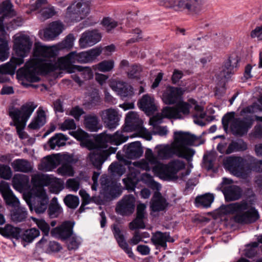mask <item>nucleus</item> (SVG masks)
<instances>
[{
	"mask_svg": "<svg viewBox=\"0 0 262 262\" xmlns=\"http://www.w3.org/2000/svg\"><path fill=\"white\" fill-rule=\"evenodd\" d=\"M102 50L95 48L80 53L71 52L66 56L61 57L57 62L46 60V58L55 57L58 49L55 46L48 47L36 43L33 52L34 58L27 61L24 68L19 69L17 74L21 78L31 82L39 81V73L48 74L58 69L66 71L69 73L75 72L76 68L81 69L82 66L73 64L75 63H86L93 62L99 56Z\"/></svg>",
	"mask_w": 262,
	"mask_h": 262,
	"instance_id": "f257e3e1",
	"label": "nucleus"
},
{
	"mask_svg": "<svg viewBox=\"0 0 262 262\" xmlns=\"http://www.w3.org/2000/svg\"><path fill=\"white\" fill-rule=\"evenodd\" d=\"M122 133L118 130L114 134L110 135L103 132L96 136L95 147L89 148L94 149L90 152L88 157L90 163L94 168L100 170L104 162L112 154L116 153L117 147L108 146V143L118 146L127 141L128 137Z\"/></svg>",
	"mask_w": 262,
	"mask_h": 262,
	"instance_id": "f03ea898",
	"label": "nucleus"
},
{
	"mask_svg": "<svg viewBox=\"0 0 262 262\" xmlns=\"http://www.w3.org/2000/svg\"><path fill=\"white\" fill-rule=\"evenodd\" d=\"M145 158L146 161H142L138 163L141 169L146 171L152 169L155 173L164 175L168 178H174L177 172L185 166L184 162L180 160H173L167 165L164 164L158 160L150 149L146 150Z\"/></svg>",
	"mask_w": 262,
	"mask_h": 262,
	"instance_id": "7ed1b4c3",
	"label": "nucleus"
},
{
	"mask_svg": "<svg viewBox=\"0 0 262 262\" xmlns=\"http://www.w3.org/2000/svg\"><path fill=\"white\" fill-rule=\"evenodd\" d=\"M32 43L29 36L22 35L14 41V48L17 54L20 57H12L10 61L0 66V73L3 74L13 75L17 66L24 62L23 58L29 52Z\"/></svg>",
	"mask_w": 262,
	"mask_h": 262,
	"instance_id": "20e7f679",
	"label": "nucleus"
},
{
	"mask_svg": "<svg viewBox=\"0 0 262 262\" xmlns=\"http://www.w3.org/2000/svg\"><path fill=\"white\" fill-rule=\"evenodd\" d=\"M226 213H236L234 220L236 223L248 224L256 222L259 219L257 210L250 206L246 201L231 203L224 206Z\"/></svg>",
	"mask_w": 262,
	"mask_h": 262,
	"instance_id": "39448f33",
	"label": "nucleus"
},
{
	"mask_svg": "<svg viewBox=\"0 0 262 262\" xmlns=\"http://www.w3.org/2000/svg\"><path fill=\"white\" fill-rule=\"evenodd\" d=\"M254 119L252 115H246L243 118L235 117V112L227 113L222 118V122L224 129L227 131L230 128L233 135L242 137L247 134L252 127Z\"/></svg>",
	"mask_w": 262,
	"mask_h": 262,
	"instance_id": "423d86ee",
	"label": "nucleus"
},
{
	"mask_svg": "<svg viewBox=\"0 0 262 262\" xmlns=\"http://www.w3.org/2000/svg\"><path fill=\"white\" fill-rule=\"evenodd\" d=\"M174 145L178 153V157L185 159L188 163L192 160V157L195 154V150L192 148H187L186 146H198L203 144L201 141L198 144L195 142L199 138L194 135L188 132L182 131L175 132L174 133Z\"/></svg>",
	"mask_w": 262,
	"mask_h": 262,
	"instance_id": "0eeeda50",
	"label": "nucleus"
},
{
	"mask_svg": "<svg viewBox=\"0 0 262 262\" xmlns=\"http://www.w3.org/2000/svg\"><path fill=\"white\" fill-rule=\"evenodd\" d=\"M37 107L32 102L23 105L20 109L12 107L9 112V115L14 121V125L16 126L17 132L20 138L22 136V130L31 114Z\"/></svg>",
	"mask_w": 262,
	"mask_h": 262,
	"instance_id": "6e6552de",
	"label": "nucleus"
},
{
	"mask_svg": "<svg viewBox=\"0 0 262 262\" xmlns=\"http://www.w3.org/2000/svg\"><path fill=\"white\" fill-rule=\"evenodd\" d=\"M89 13V0H75L67 8L66 18L71 23H77L84 19Z\"/></svg>",
	"mask_w": 262,
	"mask_h": 262,
	"instance_id": "1a4fd4ad",
	"label": "nucleus"
},
{
	"mask_svg": "<svg viewBox=\"0 0 262 262\" xmlns=\"http://www.w3.org/2000/svg\"><path fill=\"white\" fill-rule=\"evenodd\" d=\"M26 201L30 211H34L37 214L44 213L49 205V198L46 191L32 192L28 198H26Z\"/></svg>",
	"mask_w": 262,
	"mask_h": 262,
	"instance_id": "9d476101",
	"label": "nucleus"
},
{
	"mask_svg": "<svg viewBox=\"0 0 262 262\" xmlns=\"http://www.w3.org/2000/svg\"><path fill=\"white\" fill-rule=\"evenodd\" d=\"M166 7H175L180 11L198 13L201 10L203 0H162Z\"/></svg>",
	"mask_w": 262,
	"mask_h": 262,
	"instance_id": "9b49d317",
	"label": "nucleus"
},
{
	"mask_svg": "<svg viewBox=\"0 0 262 262\" xmlns=\"http://www.w3.org/2000/svg\"><path fill=\"white\" fill-rule=\"evenodd\" d=\"M101 186L100 195L106 201L113 200L121 193L117 183L110 177L101 178Z\"/></svg>",
	"mask_w": 262,
	"mask_h": 262,
	"instance_id": "f8f14e48",
	"label": "nucleus"
},
{
	"mask_svg": "<svg viewBox=\"0 0 262 262\" xmlns=\"http://www.w3.org/2000/svg\"><path fill=\"white\" fill-rule=\"evenodd\" d=\"M123 150L125 155H121L119 152H118L116 157L120 162H123L126 165H129L131 162L128 160L125 159V158L136 159L140 158L143 153V149L139 141L134 142L130 143L128 145H124Z\"/></svg>",
	"mask_w": 262,
	"mask_h": 262,
	"instance_id": "ddd939ff",
	"label": "nucleus"
},
{
	"mask_svg": "<svg viewBox=\"0 0 262 262\" xmlns=\"http://www.w3.org/2000/svg\"><path fill=\"white\" fill-rule=\"evenodd\" d=\"M125 124L126 126L123 129L124 132L128 130H136L139 132L141 136L146 140L151 139V135L142 126V122L139 119L137 113L134 112H129L125 118Z\"/></svg>",
	"mask_w": 262,
	"mask_h": 262,
	"instance_id": "4468645a",
	"label": "nucleus"
},
{
	"mask_svg": "<svg viewBox=\"0 0 262 262\" xmlns=\"http://www.w3.org/2000/svg\"><path fill=\"white\" fill-rule=\"evenodd\" d=\"M191 105L187 102H180L177 104L176 107H165L162 111V115L167 118L182 119V113L184 115H187L190 113Z\"/></svg>",
	"mask_w": 262,
	"mask_h": 262,
	"instance_id": "2eb2a0df",
	"label": "nucleus"
},
{
	"mask_svg": "<svg viewBox=\"0 0 262 262\" xmlns=\"http://www.w3.org/2000/svg\"><path fill=\"white\" fill-rule=\"evenodd\" d=\"M136 199L132 194L124 195L116 206V212L122 216H129L135 210Z\"/></svg>",
	"mask_w": 262,
	"mask_h": 262,
	"instance_id": "dca6fc26",
	"label": "nucleus"
},
{
	"mask_svg": "<svg viewBox=\"0 0 262 262\" xmlns=\"http://www.w3.org/2000/svg\"><path fill=\"white\" fill-rule=\"evenodd\" d=\"M184 92L181 88L167 86L163 94L162 100L166 104H174L179 101Z\"/></svg>",
	"mask_w": 262,
	"mask_h": 262,
	"instance_id": "f3484780",
	"label": "nucleus"
},
{
	"mask_svg": "<svg viewBox=\"0 0 262 262\" xmlns=\"http://www.w3.org/2000/svg\"><path fill=\"white\" fill-rule=\"evenodd\" d=\"M75 223L72 221H65L60 226L51 230L52 235L65 241L73 235V227Z\"/></svg>",
	"mask_w": 262,
	"mask_h": 262,
	"instance_id": "a211bd4d",
	"label": "nucleus"
},
{
	"mask_svg": "<svg viewBox=\"0 0 262 262\" xmlns=\"http://www.w3.org/2000/svg\"><path fill=\"white\" fill-rule=\"evenodd\" d=\"M111 87L123 100H127L132 98L134 95L133 86L126 82L120 81H115L112 83Z\"/></svg>",
	"mask_w": 262,
	"mask_h": 262,
	"instance_id": "6ab92c4d",
	"label": "nucleus"
},
{
	"mask_svg": "<svg viewBox=\"0 0 262 262\" xmlns=\"http://www.w3.org/2000/svg\"><path fill=\"white\" fill-rule=\"evenodd\" d=\"M101 38L97 30L88 31L83 33L79 40L81 48L92 46L99 42Z\"/></svg>",
	"mask_w": 262,
	"mask_h": 262,
	"instance_id": "aec40b11",
	"label": "nucleus"
},
{
	"mask_svg": "<svg viewBox=\"0 0 262 262\" xmlns=\"http://www.w3.org/2000/svg\"><path fill=\"white\" fill-rule=\"evenodd\" d=\"M101 116L104 123L110 129H114L119 124L118 114L115 109L108 108L102 111Z\"/></svg>",
	"mask_w": 262,
	"mask_h": 262,
	"instance_id": "412c9836",
	"label": "nucleus"
},
{
	"mask_svg": "<svg viewBox=\"0 0 262 262\" xmlns=\"http://www.w3.org/2000/svg\"><path fill=\"white\" fill-rule=\"evenodd\" d=\"M239 60L240 59L236 55L229 56L223 67V70L220 73V76L224 77L225 79H228L231 75L233 74L234 69H236L237 68Z\"/></svg>",
	"mask_w": 262,
	"mask_h": 262,
	"instance_id": "4be33fe9",
	"label": "nucleus"
},
{
	"mask_svg": "<svg viewBox=\"0 0 262 262\" xmlns=\"http://www.w3.org/2000/svg\"><path fill=\"white\" fill-rule=\"evenodd\" d=\"M151 241L157 248H162L165 250L167 242H173L174 239L170 236L169 232L157 231L153 233Z\"/></svg>",
	"mask_w": 262,
	"mask_h": 262,
	"instance_id": "5701e85b",
	"label": "nucleus"
},
{
	"mask_svg": "<svg viewBox=\"0 0 262 262\" xmlns=\"http://www.w3.org/2000/svg\"><path fill=\"white\" fill-rule=\"evenodd\" d=\"M0 191L7 204L13 207L19 205L18 199L13 194L7 183L4 182L0 184Z\"/></svg>",
	"mask_w": 262,
	"mask_h": 262,
	"instance_id": "b1692460",
	"label": "nucleus"
},
{
	"mask_svg": "<svg viewBox=\"0 0 262 262\" xmlns=\"http://www.w3.org/2000/svg\"><path fill=\"white\" fill-rule=\"evenodd\" d=\"M222 192L226 201L231 202L239 199L242 195L243 191L239 186L230 185L224 187Z\"/></svg>",
	"mask_w": 262,
	"mask_h": 262,
	"instance_id": "393cba45",
	"label": "nucleus"
},
{
	"mask_svg": "<svg viewBox=\"0 0 262 262\" xmlns=\"http://www.w3.org/2000/svg\"><path fill=\"white\" fill-rule=\"evenodd\" d=\"M113 232L119 246L124 250L129 257H134V254L132 248L128 246V244L125 242L124 236L121 233V231L117 225H114Z\"/></svg>",
	"mask_w": 262,
	"mask_h": 262,
	"instance_id": "a878e982",
	"label": "nucleus"
},
{
	"mask_svg": "<svg viewBox=\"0 0 262 262\" xmlns=\"http://www.w3.org/2000/svg\"><path fill=\"white\" fill-rule=\"evenodd\" d=\"M168 203L165 198L159 192H155L150 202V209L152 211H163L167 207Z\"/></svg>",
	"mask_w": 262,
	"mask_h": 262,
	"instance_id": "bb28decb",
	"label": "nucleus"
},
{
	"mask_svg": "<svg viewBox=\"0 0 262 262\" xmlns=\"http://www.w3.org/2000/svg\"><path fill=\"white\" fill-rule=\"evenodd\" d=\"M225 166L235 174L241 170L244 165V159L241 157H230L225 161Z\"/></svg>",
	"mask_w": 262,
	"mask_h": 262,
	"instance_id": "cd10ccee",
	"label": "nucleus"
},
{
	"mask_svg": "<svg viewBox=\"0 0 262 262\" xmlns=\"http://www.w3.org/2000/svg\"><path fill=\"white\" fill-rule=\"evenodd\" d=\"M138 104L140 108L146 114L153 113L156 110L154 99L147 94L142 96Z\"/></svg>",
	"mask_w": 262,
	"mask_h": 262,
	"instance_id": "c85d7f7f",
	"label": "nucleus"
},
{
	"mask_svg": "<svg viewBox=\"0 0 262 262\" xmlns=\"http://www.w3.org/2000/svg\"><path fill=\"white\" fill-rule=\"evenodd\" d=\"M11 166L15 171L29 173L33 171V166L27 160L17 159L11 163Z\"/></svg>",
	"mask_w": 262,
	"mask_h": 262,
	"instance_id": "c756f323",
	"label": "nucleus"
},
{
	"mask_svg": "<svg viewBox=\"0 0 262 262\" xmlns=\"http://www.w3.org/2000/svg\"><path fill=\"white\" fill-rule=\"evenodd\" d=\"M84 124L85 128L92 132H97L101 128L98 117L94 114L85 116Z\"/></svg>",
	"mask_w": 262,
	"mask_h": 262,
	"instance_id": "7c9ffc66",
	"label": "nucleus"
},
{
	"mask_svg": "<svg viewBox=\"0 0 262 262\" xmlns=\"http://www.w3.org/2000/svg\"><path fill=\"white\" fill-rule=\"evenodd\" d=\"M163 118L165 117L162 114L161 115H157L151 118L149 121L150 124L152 125L154 128V133L161 136H165L168 133L166 126H158L159 124L162 122Z\"/></svg>",
	"mask_w": 262,
	"mask_h": 262,
	"instance_id": "2f4dec72",
	"label": "nucleus"
},
{
	"mask_svg": "<svg viewBox=\"0 0 262 262\" xmlns=\"http://www.w3.org/2000/svg\"><path fill=\"white\" fill-rule=\"evenodd\" d=\"M174 155L178 157V153L174 144L170 146L168 145L160 147L157 153V156L159 159L165 160L172 157Z\"/></svg>",
	"mask_w": 262,
	"mask_h": 262,
	"instance_id": "473e14b6",
	"label": "nucleus"
},
{
	"mask_svg": "<svg viewBox=\"0 0 262 262\" xmlns=\"http://www.w3.org/2000/svg\"><path fill=\"white\" fill-rule=\"evenodd\" d=\"M21 229L11 225L7 224L4 227H0V233L4 237L18 239Z\"/></svg>",
	"mask_w": 262,
	"mask_h": 262,
	"instance_id": "72a5a7b5",
	"label": "nucleus"
},
{
	"mask_svg": "<svg viewBox=\"0 0 262 262\" xmlns=\"http://www.w3.org/2000/svg\"><path fill=\"white\" fill-rule=\"evenodd\" d=\"M73 135L77 140L81 141L82 146L88 148L95 147V143L89 139V135L85 132L80 129L73 132Z\"/></svg>",
	"mask_w": 262,
	"mask_h": 262,
	"instance_id": "f704fd0d",
	"label": "nucleus"
},
{
	"mask_svg": "<svg viewBox=\"0 0 262 262\" xmlns=\"http://www.w3.org/2000/svg\"><path fill=\"white\" fill-rule=\"evenodd\" d=\"M28 212L26 208L18 205L11 213V219L15 223H20L25 221Z\"/></svg>",
	"mask_w": 262,
	"mask_h": 262,
	"instance_id": "c9c22d12",
	"label": "nucleus"
},
{
	"mask_svg": "<svg viewBox=\"0 0 262 262\" xmlns=\"http://www.w3.org/2000/svg\"><path fill=\"white\" fill-rule=\"evenodd\" d=\"M36 117L29 124L28 127L32 129H38L46 123V114L43 110L39 109Z\"/></svg>",
	"mask_w": 262,
	"mask_h": 262,
	"instance_id": "e433bc0d",
	"label": "nucleus"
},
{
	"mask_svg": "<svg viewBox=\"0 0 262 262\" xmlns=\"http://www.w3.org/2000/svg\"><path fill=\"white\" fill-rule=\"evenodd\" d=\"M247 149V145L242 139L232 141L226 150L227 154L236 151H243Z\"/></svg>",
	"mask_w": 262,
	"mask_h": 262,
	"instance_id": "4c0bfd02",
	"label": "nucleus"
},
{
	"mask_svg": "<svg viewBox=\"0 0 262 262\" xmlns=\"http://www.w3.org/2000/svg\"><path fill=\"white\" fill-rule=\"evenodd\" d=\"M214 198V195L210 193L198 196L195 199V205L198 207L208 208L211 206Z\"/></svg>",
	"mask_w": 262,
	"mask_h": 262,
	"instance_id": "58836bf2",
	"label": "nucleus"
},
{
	"mask_svg": "<svg viewBox=\"0 0 262 262\" xmlns=\"http://www.w3.org/2000/svg\"><path fill=\"white\" fill-rule=\"evenodd\" d=\"M47 178L44 175L36 174L33 176L31 182L33 186L35 187L33 192L45 191L43 186L47 185Z\"/></svg>",
	"mask_w": 262,
	"mask_h": 262,
	"instance_id": "ea45409f",
	"label": "nucleus"
},
{
	"mask_svg": "<svg viewBox=\"0 0 262 262\" xmlns=\"http://www.w3.org/2000/svg\"><path fill=\"white\" fill-rule=\"evenodd\" d=\"M13 5L10 0L4 1L0 5V15L2 17H12L16 15V12L13 9Z\"/></svg>",
	"mask_w": 262,
	"mask_h": 262,
	"instance_id": "a19ab883",
	"label": "nucleus"
},
{
	"mask_svg": "<svg viewBox=\"0 0 262 262\" xmlns=\"http://www.w3.org/2000/svg\"><path fill=\"white\" fill-rule=\"evenodd\" d=\"M48 213L50 217H57L62 213V209L58 203L56 198L52 199L51 202L48 205Z\"/></svg>",
	"mask_w": 262,
	"mask_h": 262,
	"instance_id": "79ce46f5",
	"label": "nucleus"
},
{
	"mask_svg": "<svg viewBox=\"0 0 262 262\" xmlns=\"http://www.w3.org/2000/svg\"><path fill=\"white\" fill-rule=\"evenodd\" d=\"M138 174L136 172H130L126 178L123 179V182L128 190H133L139 181Z\"/></svg>",
	"mask_w": 262,
	"mask_h": 262,
	"instance_id": "37998d69",
	"label": "nucleus"
},
{
	"mask_svg": "<svg viewBox=\"0 0 262 262\" xmlns=\"http://www.w3.org/2000/svg\"><path fill=\"white\" fill-rule=\"evenodd\" d=\"M68 138L62 133L56 134L48 141L51 149H54L56 146L60 147L66 144Z\"/></svg>",
	"mask_w": 262,
	"mask_h": 262,
	"instance_id": "c03bdc74",
	"label": "nucleus"
},
{
	"mask_svg": "<svg viewBox=\"0 0 262 262\" xmlns=\"http://www.w3.org/2000/svg\"><path fill=\"white\" fill-rule=\"evenodd\" d=\"M39 234L40 232L39 230L33 228L26 230L20 237H21V238L26 242L31 243L35 238L38 237Z\"/></svg>",
	"mask_w": 262,
	"mask_h": 262,
	"instance_id": "a18cd8bd",
	"label": "nucleus"
},
{
	"mask_svg": "<svg viewBox=\"0 0 262 262\" xmlns=\"http://www.w3.org/2000/svg\"><path fill=\"white\" fill-rule=\"evenodd\" d=\"M95 69L102 72H110L114 67V61L113 60H105L94 66Z\"/></svg>",
	"mask_w": 262,
	"mask_h": 262,
	"instance_id": "49530a36",
	"label": "nucleus"
},
{
	"mask_svg": "<svg viewBox=\"0 0 262 262\" xmlns=\"http://www.w3.org/2000/svg\"><path fill=\"white\" fill-rule=\"evenodd\" d=\"M249 168L256 172H262V160H258L252 156L247 158Z\"/></svg>",
	"mask_w": 262,
	"mask_h": 262,
	"instance_id": "de8ad7c7",
	"label": "nucleus"
},
{
	"mask_svg": "<svg viewBox=\"0 0 262 262\" xmlns=\"http://www.w3.org/2000/svg\"><path fill=\"white\" fill-rule=\"evenodd\" d=\"M8 43L5 38L0 37V61H3L9 56Z\"/></svg>",
	"mask_w": 262,
	"mask_h": 262,
	"instance_id": "09e8293b",
	"label": "nucleus"
},
{
	"mask_svg": "<svg viewBox=\"0 0 262 262\" xmlns=\"http://www.w3.org/2000/svg\"><path fill=\"white\" fill-rule=\"evenodd\" d=\"M108 170L113 176L121 177L124 173L125 169L122 165L114 162L110 165Z\"/></svg>",
	"mask_w": 262,
	"mask_h": 262,
	"instance_id": "8fccbe9b",
	"label": "nucleus"
},
{
	"mask_svg": "<svg viewBox=\"0 0 262 262\" xmlns=\"http://www.w3.org/2000/svg\"><path fill=\"white\" fill-rule=\"evenodd\" d=\"M65 204L70 208L75 209L79 203V198L72 194H68L64 198Z\"/></svg>",
	"mask_w": 262,
	"mask_h": 262,
	"instance_id": "3c124183",
	"label": "nucleus"
},
{
	"mask_svg": "<svg viewBox=\"0 0 262 262\" xmlns=\"http://www.w3.org/2000/svg\"><path fill=\"white\" fill-rule=\"evenodd\" d=\"M104 30L109 33L118 26L117 21L110 17L104 18L101 23Z\"/></svg>",
	"mask_w": 262,
	"mask_h": 262,
	"instance_id": "603ef678",
	"label": "nucleus"
},
{
	"mask_svg": "<svg viewBox=\"0 0 262 262\" xmlns=\"http://www.w3.org/2000/svg\"><path fill=\"white\" fill-rule=\"evenodd\" d=\"M12 176V171L9 166L0 164V177L5 180H10Z\"/></svg>",
	"mask_w": 262,
	"mask_h": 262,
	"instance_id": "864d4df0",
	"label": "nucleus"
},
{
	"mask_svg": "<svg viewBox=\"0 0 262 262\" xmlns=\"http://www.w3.org/2000/svg\"><path fill=\"white\" fill-rule=\"evenodd\" d=\"M58 173L61 176H72L74 174L71 165L68 163H63L57 169Z\"/></svg>",
	"mask_w": 262,
	"mask_h": 262,
	"instance_id": "5fc2aeb1",
	"label": "nucleus"
},
{
	"mask_svg": "<svg viewBox=\"0 0 262 262\" xmlns=\"http://www.w3.org/2000/svg\"><path fill=\"white\" fill-rule=\"evenodd\" d=\"M141 71V68L140 66L133 64L129 67L127 72V76L130 79H135L138 78L140 73Z\"/></svg>",
	"mask_w": 262,
	"mask_h": 262,
	"instance_id": "6e6d98bb",
	"label": "nucleus"
},
{
	"mask_svg": "<svg viewBox=\"0 0 262 262\" xmlns=\"http://www.w3.org/2000/svg\"><path fill=\"white\" fill-rule=\"evenodd\" d=\"M144 218L136 216V219L129 223V228L131 230L136 229H144L145 225L144 222Z\"/></svg>",
	"mask_w": 262,
	"mask_h": 262,
	"instance_id": "4d7b16f0",
	"label": "nucleus"
},
{
	"mask_svg": "<svg viewBox=\"0 0 262 262\" xmlns=\"http://www.w3.org/2000/svg\"><path fill=\"white\" fill-rule=\"evenodd\" d=\"M72 235L73 236L69 239V243H68V248L70 250L78 249L81 244V239L80 237L74 234Z\"/></svg>",
	"mask_w": 262,
	"mask_h": 262,
	"instance_id": "13d9d810",
	"label": "nucleus"
},
{
	"mask_svg": "<svg viewBox=\"0 0 262 262\" xmlns=\"http://www.w3.org/2000/svg\"><path fill=\"white\" fill-rule=\"evenodd\" d=\"M35 221L37 227L43 233L44 235L48 236L50 229L49 225L44 220L35 219Z\"/></svg>",
	"mask_w": 262,
	"mask_h": 262,
	"instance_id": "bf43d9fd",
	"label": "nucleus"
},
{
	"mask_svg": "<svg viewBox=\"0 0 262 262\" xmlns=\"http://www.w3.org/2000/svg\"><path fill=\"white\" fill-rule=\"evenodd\" d=\"M76 70L80 72V76L85 80H89L93 77V72L90 67H82V69L76 68Z\"/></svg>",
	"mask_w": 262,
	"mask_h": 262,
	"instance_id": "052dcab7",
	"label": "nucleus"
},
{
	"mask_svg": "<svg viewBox=\"0 0 262 262\" xmlns=\"http://www.w3.org/2000/svg\"><path fill=\"white\" fill-rule=\"evenodd\" d=\"M41 15L43 19H47L53 16L56 14L55 8L53 6L43 8L40 11Z\"/></svg>",
	"mask_w": 262,
	"mask_h": 262,
	"instance_id": "680f3d73",
	"label": "nucleus"
},
{
	"mask_svg": "<svg viewBox=\"0 0 262 262\" xmlns=\"http://www.w3.org/2000/svg\"><path fill=\"white\" fill-rule=\"evenodd\" d=\"M76 125L74 120L72 119H66L60 125V129L62 130L75 129Z\"/></svg>",
	"mask_w": 262,
	"mask_h": 262,
	"instance_id": "e2e57ef3",
	"label": "nucleus"
},
{
	"mask_svg": "<svg viewBox=\"0 0 262 262\" xmlns=\"http://www.w3.org/2000/svg\"><path fill=\"white\" fill-rule=\"evenodd\" d=\"M43 166L44 170L50 171L57 167V163L54 158L48 156L46 161L43 163Z\"/></svg>",
	"mask_w": 262,
	"mask_h": 262,
	"instance_id": "0e129e2a",
	"label": "nucleus"
},
{
	"mask_svg": "<svg viewBox=\"0 0 262 262\" xmlns=\"http://www.w3.org/2000/svg\"><path fill=\"white\" fill-rule=\"evenodd\" d=\"M75 40L74 35L72 34L67 36L65 39L61 43L59 49H70L73 46V42Z\"/></svg>",
	"mask_w": 262,
	"mask_h": 262,
	"instance_id": "69168bd1",
	"label": "nucleus"
},
{
	"mask_svg": "<svg viewBox=\"0 0 262 262\" xmlns=\"http://www.w3.org/2000/svg\"><path fill=\"white\" fill-rule=\"evenodd\" d=\"M49 26L57 36L62 32L63 28V24L59 21H53Z\"/></svg>",
	"mask_w": 262,
	"mask_h": 262,
	"instance_id": "338daca9",
	"label": "nucleus"
},
{
	"mask_svg": "<svg viewBox=\"0 0 262 262\" xmlns=\"http://www.w3.org/2000/svg\"><path fill=\"white\" fill-rule=\"evenodd\" d=\"M205 166L208 170L212 169L213 168V163L215 161V158L212 155H204L203 158Z\"/></svg>",
	"mask_w": 262,
	"mask_h": 262,
	"instance_id": "774afa93",
	"label": "nucleus"
}]
</instances>
